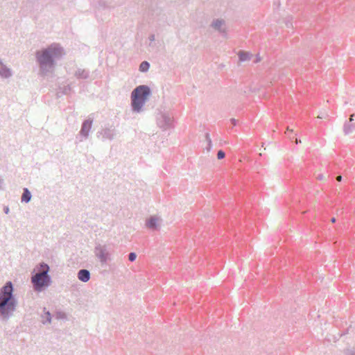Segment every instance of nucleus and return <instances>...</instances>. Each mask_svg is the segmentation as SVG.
<instances>
[{
	"instance_id": "32",
	"label": "nucleus",
	"mask_w": 355,
	"mask_h": 355,
	"mask_svg": "<svg viewBox=\"0 0 355 355\" xmlns=\"http://www.w3.org/2000/svg\"><path fill=\"white\" fill-rule=\"evenodd\" d=\"M342 179H343V178H342L341 175H338V176L336 177V180L338 182H340L342 180Z\"/></svg>"
},
{
	"instance_id": "2",
	"label": "nucleus",
	"mask_w": 355,
	"mask_h": 355,
	"mask_svg": "<svg viewBox=\"0 0 355 355\" xmlns=\"http://www.w3.org/2000/svg\"><path fill=\"white\" fill-rule=\"evenodd\" d=\"M13 284L7 282L0 289V319L7 322L13 315L17 300L13 295Z\"/></svg>"
},
{
	"instance_id": "14",
	"label": "nucleus",
	"mask_w": 355,
	"mask_h": 355,
	"mask_svg": "<svg viewBox=\"0 0 355 355\" xmlns=\"http://www.w3.org/2000/svg\"><path fill=\"white\" fill-rule=\"evenodd\" d=\"M355 129V123L345 122L343 126V132L345 135L351 134Z\"/></svg>"
},
{
	"instance_id": "12",
	"label": "nucleus",
	"mask_w": 355,
	"mask_h": 355,
	"mask_svg": "<svg viewBox=\"0 0 355 355\" xmlns=\"http://www.w3.org/2000/svg\"><path fill=\"white\" fill-rule=\"evenodd\" d=\"M162 118V121H161L162 124L160 126L164 129H167L168 128L171 127L173 123L172 119L166 114H163Z\"/></svg>"
},
{
	"instance_id": "19",
	"label": "nucleus",
	"mask_w": 355,
	"mask_h": 355,
	"mask_svg": "<svg viewBox=\"0 0 355 355\" xmlns=\"http://www.w3.org/2000/svg\"><path fill=\"white\" fill-rule=\"evenodd\" d=\"M70 91H71L70 85H64L63 87H59V91H58V94L61 93L62 94L66 95V94H69Z\"/></svg>"
},
{
	"instance_id": "6",
	"label": "nucleus",
	"mask_w": 355,
	"mask_h": 355,
	"mask_svg": "<svg viewBox=\"0 0 355 355\" xmlns=\"http://www.w3.org/2000/svg\"><path fill=\"white\" fill-rule=\"evenodd\" d=\"M93 120L88 119L83 121L80 131L79 132L80 137L87 139L89 137L90 130L92 128Z\"/></svg>"
},
{
	"instance_id": "11",
	"label": "nucleus",
	"mask_w": 355,
	"mask_h": 355,
	"mask_svg": "<svg viewBox=\"0 0 355 355\" xmlns=\"http://www.w3.org/2000/svg\"><path fill=\"white\" fill-rule=\"evenodd\" d=\"M225 24V21L223 19H215L212 21L211 26L214 28L215 30L219 31L220 33H223L224 29L222 28L223 25Z\"/></svg>"
},
{
	"instance_id": "24",
	"label": "nucleus",
	"mask_w": 355,
	"mask_h": 355,
	"mask_svg": "<svg viewBox=\"0 0 355 355\" xmlns=\"http://www.w3.org/2000/svg\"><path fill=\"white\" fill-rule=\"evenodd\" d=\"M149 40L152 42L153 41H155V35L154 34H151L150 35L149 37H148Z\"/></svg>"
},
{
	"instance_id": "25",
	"label": "nucleus",
	"mask_w": 355,
	"mask_h": 355,
	"mask_svg": "<svg viewBox=\"0 0 355 355\" xmlns=\"http://www.w3.org/2000/svg\"><path fill=\"white\" fill-rule=\"evenodd\" d=\"M211 146H212V143H211V141H210V143H207V146L206 148L207 150V151H209L211 148Z\"/></svg>"
},
{
	"instance_id": "27",
	"label": "nucleus",
	"mask_w": 355,
	"mask_h": 355,
	"mask_svg": "<svg viewBox=\"0 0 355 355\" xmlns=\"http://www.w3.org/2000/svg\"><path fill=\"white\" fill-rule=\"evenodd\" d=\"M286 27L290 28V27L293 26V24L291 21H286Z\"/></svg>"
},
{
	"instance_id": "3",
	"label": "nucleus",
	"mask_w": 355,
	"mask_h": 355,
	"mask_svg": "<svg viewBox=\"0 0 355 355\" xmlns=\"http://www.w3.org/2000/svg\"><path fill=\"white\" fill-rule=\"evenodd\" d=\"M150 95L151 90L148 85H141L134 89L131 93L132 111L137 113L140 112Z\"/></svg>"
},
{
	"instance_id": "18",
	"label": "nucleus",
	"mask_w": 355,
	"mask_h": 355,
	"mask_svg": "<svg viewBox=\"0 0 355 355\" xmlns=\"http://www.w3.org/2000/svg\"><path fill=\"white\" fill-rule=\"evenodd\" d=\"M150 68V64L147 61H143L139 65V71L141 72H146Z\"/></svg>"
},
{
	"instance_id": "17",
	"label": "nucleus",
	"mask_w": 355,
	"mask_h": 355,
	"mask_svg": "<svg viewBox=\"0 0 355 355\" xmlns=\"http://www.w3.org/2000/svg\"><path fill=\"white\" fill-rule=\"evenodd\" d=\"M238 55L241 62L249 60L251 58V55L248 52L243 51H240L238 53Z\"/></svg>"
},
{
	"instance_id": "21",
	"label": "nucleus",
	"mask_w": 355,
	"mask_h": 355,
	"mask_svg": "<svg viewBox=\"0 0 355 355\" xmlns=\"http://www.w3.org/2000/svg\"><path fill=\"white\" fill-rule=\"evenodd\" d=\"M225 156V153L224 151H223L222 150H220L218 151V153H217V158L218 159H221L223 158H224Z\"/></svg>"
},
{
	"instance_id": "5",
	"label": "nucleus",
	"mask_w": 355,
	"mask_h": 355,
	"mask_svg": "<svg viewBox=\"0 0 355 355\" xmlns=\"http://www.w3.org/2000/svg\"><path fill=\"white\" fill-rule=\"evenodd\" d=\"M94 252L96 256L100 259L101 262L105 263L107 259V252L105 245L100 244L95 247Z\"/></svg>"
},
{
	"instance_id": "8",
	"label": "nucleus",
	"mask_w": 355,
	"mask_h": 355,
	"mask_svg": "<svg viewBox=\"0 0 355 355\" xmlns=\"http://www.w3.org/2000/svg\"><path fill=\"white\" fill-rule=\"evenodd\" d=\"M0 76L4 78H8L12 76L11 70L7 67L0 59Z\"/></svg>"
},
{
	"instance_id": "37",
	"label": "nucleus",
	"mask_w": 355,
	"mask_h": 355,
	"mask_svg": "<svg viewBox=\"0 0 355 355\" xmlns=\"http://www.w3.org/2000/svg\"><path fill=\"white\" fill-rule=\"evenodd\" d=\"M255 91H256V89H252V92H254Z\"/></svg>"
},
{
	"instance_id": "26",
	"label": "nucleus",
	"mask_w": 355,
	"mask_h": 355,
	"mask_svg": "<svg viewBox=\"0 0 355 355\" xmlns=\"http://www.w3.org/2000/svg\"><path fill=\"white\" fill-rule=\"evenodd\" d=\"M327 116H328V114H321L320 115H318V118L319 119H324V118H326Z\"/></svg>"
},
{
	"instance_id": "34",
	"label": "nucleus",
	"mask_w": 355,
	"mask_h": 355,
	"mask_svg": "<svg viewBox=\"0 0 355 355\" xmlns=\"http://www.w3.org/2000/svg\"><path fill=\"white\" fill-rule=\"evenodd\" d=\"M336 218H334V217L331 218V223H336Z\"/></svg>"
},
{
	"instance_id": "28",
	"label": "nucleus",
	"mask_w": 355,
	"mask_h": 355,
	"mask_svg": "<svg viewBox=\"0 0 355 355\" xmlns=\"http://www.w3.org/2000/svg\"><path fill=\"white\" fill-rule=\"evenodd\" d=\"M3 211H4L5 214H8L9 213V211H10L9 207L8 206L4 207Z\"/></svg>"
},
{
	"instance_id": "7",
	"label": "nucleus",
	"mask_w": 355,
	"mask_h": 355,
	"mask_svg": "<svg viewBox=\"0 0 355 355\" xmlns=\"http://www.w3.org/2000/svg\"><path fill=\"white\" fill-rule=\"evenodd\" d=\"M98 134L101 135L103 139L112 140L116 135V131L114 128H105L98 132Z\"/></svg>"
},
{
	"instance_id": "1",
	"label": "nucleus",
	"mask_w": 355,
	"mask_h": 355,
	"mask_svg": "<svg viewBox=\"0 0 355 355\" xmlns=\"http://www.w3.org/2000/svg\"><path fill=\"white\" fill-rule=\"evenodd\" d=\"M64 54V49L58 43H53L46 48L37 51L35 58L39 65V74L43 77L52 74L58 61L60 60Z\"/></svg>"
},
{
	"instance_id": "30",
	"label": "nucleus",
	"mask_w": 355,
	"mask_h": 355,
	"mask_svg": "<svg viewBox=\"0 0 355 355\" xmlns=\"http://www.w3.org/2000/svg\"><path fill=\"white\" fill-rule=\"evenodd\" d=\"M354 114H352V115H350L349 120V121H348V122H349V123H352V121H354Z\"/></svg>"
},
{
	"instance_id": "22",
	"label": "nucleus",
	"mask_w": 355,
	"mask_h": 355,
	"mask_svg": "<svg viewBox=\"0 0 355 355\" xmlns=\"http://www.w3.org/2000/svg\"><path fill=\"white\" fill-rule=\"evenodd\" d=\"M205 139H206V141H207V143H210V141H211V139L210 138V135L208 132H207L205 134Z\"/></svg>"
},
{
	"instance_id": "15",
	"label": "nucleus",
	"mask_w": 355,
	"mask_h": 355,
	"mask_svg": "<svg viewBox=\"0 0 355 355\" xmlns=\"http://www.w3.org/2000/svg\"><path fill=\"white\" fill-rule=\"evenodd\" d=\"M31 198H32V195H31V191L28 190V188H24L23 189V193L21 196V202L28 203L31 201Z\"/></svg>"
},
{
	"instance_id": "29",
	"label": "nucleus",
	"mask_w": 355,
	"mask_h": 355,
	"mask_svg": "<svg viewBox=\"0 0 355 355\" xmlns=\"http://www.w3.org/2000/svg\"><path fill=\"white\" fill-rule=\"evenodd\" d=\"M64 315H65V314L64 313H60H60H58V318H63Z\"/></svg>"
},
{
	"instance_id": "33",
	"label": "nucleus",
	"mask_w": 355,
	"mask_h": 355,
	"mask_svg": "<svg viewBox=\"0 0 355 355\" xmlns=\"http://www.w3.org/2000/svg\"><path fill=\"white\" fill-rule=\"evenodd\" d=\"M295 144H298L301 143V140L296 138L295 140Z\"/></svg>"
},
{
	"instance_id": "4",
	"label": "nucleus",
	"mask_w": 355,
	"mask_h": 355,
	"mask_svg": "<svg viewBox=\"0 0 355 355\" xmlns=\"http://www.w3.org/2000/svg\"><path fill=\"white\" fill-rule=\"evenodd\" d=\"M49 270L48 264L42 262L40 264V271L33 275L31 282L36 291L40 292L51 285V278L49 275Z\"/></svg>"
},
{
	"instance_id": "38",
	"label": "nucleus",
	"mask_w": 355,
	"mask_h": 355,
	"mask_svg": "<svg viewBox=\"0 0 355 355\" xmlns=\"http://www.w3.org/2000/svg\"><path fill=\"white\" fill-rule=\"evenodd\" d=\"M352 355H355V352H354Z\"/></svg>"
},
{
	"instance_id": "9",
	"label": "nucleus",
	"mask_w": 355,
	"mask_h": 355,
	"mask_svg": "<svg viewBox=\"0 0 355 355\" xmlns=\"http://www.w3.org/2000/svg\"><path fill=\"white\" fill-rule=\"evenodd\" d=\"M90 272L87 269H81L78 272L77 277L83 282H87L90 279Z\"/></svg>"
},
{
	"instance_id": "23",
	"label": "nucleus",
	"mask_w": 355,
	"mask_h": 355,
	"mask_svg": "<svg viewBox=\"0 0 355 355\" xmlns=\"http://www.w3.org/2000/svg\"><path fill=\"white\" fill-rule=\"evenodd\" d=\"M317 179L319 180H325V177L322 174H319L317 176Z\"/></svg>"
},
{
	"instance_id": "31",
	"label": "nucleus",
	"mask_w": 355,
	"mask_h": 355,
	"mask_svg": "<svg viewBox=\"0 0 355 355\" xmlns=\"http://www.w3.org/2000/svg\"><path fill=\"white\" fill-rule=\"evenodd\" d=\"M230 121L232 122V123L234 125H235L236 124V120L235 119H234V118H232V119H230Z\"/></svg>"
},
{
	"instance_id": "36",
	"label": "nucleus",
	"mask_w": 355,
	"mask_h": 355,
	"mask_svg": "<svg viewBox=\"0 0 355 355\" xmlns=\"http://www.w3.org/2000/svg\"><path fill=\"white\" fill-rule=\"evenodd\" d=\"M259 61H260V58H257L256 62H258Z\"/></svg>"
},
{
	"instance_id": "10",
	"label": "nucleus",
	"mask_w": 355,
	"mask_h": 355,
	"mask_svg": "<svg viewBox=\"0 0 355 355\" xmlns=\"http://www.w3.org/2000/svg\"><path fill=\"white\" fill-rule=\"evenodd\" d=\"M159 218L156 217L155 216H150L147 220H146V226L152 230H157L159 226Z\"/></svg>"
},
{
	"instance_id": "35",
	"label": "nucleus",
	"mask_w": 355,
	"mask_h": 355,
	"mask_svg": "<svg viewBox=\"0 0 355 355\" xmlns=\"http://www.w3.org/2000/svg\"><path fill=\"white\" fill-rule=\"evenodd\" d=\"M286 130L287 131H290V132H293V131L292 129H290L289 128H287Z\"/></svg>"
},
{
	"instance_id": "13",
	"label": "nucleus",
	"mask_w": 355,
	"mask_h": 355,
	"mask_svg": "<svg viewBox=\"0 0 355 355\" xmlns=\"http://www.w3.org/2000/svg\"><path fill=\"white\" fill-rule=\"evenodd\" d=\"M75 76L79 79H87L89 78V71L83 69H78L75 72Z\"/></svg>"
},
{
	"instance_id": "16",
	"label": "nucleus",
	"mask_w": 355,
	"mask_h": 355,
	"mask_svg": "<svg viewBox=\"0 0 355 355\" xmlns=\"http://www.w3.org/2000/svg\"><path fill=\"white\" fill-rule=\"evenodd\" d=\"M43 311H44V315H42V318H43L42 323L43 324L51 323V313L49 311H47L46 308H44Z\"/></svg>"
},
{
	"instance_id": "20",
	"label": "nucleus",
	"mask_w": 355,
	"mask_h": 355,
	"mask_svg": "<svg viewBox=\"0 0 355 355\" xmlns=\"http://www.w3.org/2000/svg\"><path fill=\"white\" fill-rule=\"evenodd\" d=\"M137 258V254L135 252H130L128 254V259L130 261H134Z\"/></svg>"
}]
</instances>
